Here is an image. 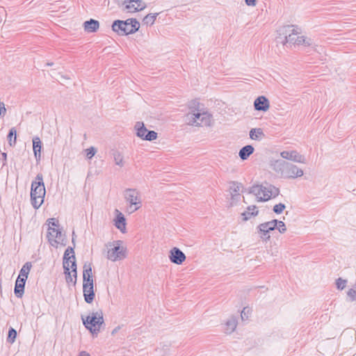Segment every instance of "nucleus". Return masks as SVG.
Wrapping results in <instances>:
<instances>
[{
    "instance_id": "nucleus-1",
    "label": "nucleus",
    "mask_w": 356,
    "mask_h": 356,
    "mask_svg": "<svg viewBox=\"0 0 356 356\" xmlns=\"http://www.w3.org/2000/svg\"><path fill=\"white\" fill-rule=\"evenodd\" d=\"M45 193L43 176L39 173L36 175L35 179L32 181L31 188V202L34 209H39L44 202Z\"/></svg>"
},
{
    "instance_id": "nucleus-2",
    "label": "nucleus",
    "mask_w": 356,
    "mask_h": 356,
    "mask_svg": "<svg viewBox=\"0 0 356 356\" xmlns=\"http://www.w3.org/2000/svg\"><path fill=\"white\" fill-rule=\"evenodd\" d=\"M249 193H252L258 198L259 202H266L271 197H277L280 193L278 188L271 185H254L249 189Z\"/></svg>"
},
{
    "instance_id": "nucleus-3",
    "label": "nucleus",
    "mask_w": 356,
    "mask_h": 356,
    "mask_svg": "<svg viewBox=\"0 0 356 356\" xmlns=\"http://www.w3.org/2000/svg\"><path fill=\"white\" fill-rule=\"evenodd\" d=\"M81 319L86 328L89 330L92 334H97L102 325H104L103 312L101 309L92 312L86 318L81 316Z\"/></svg>"
},
{
    "instance_id": "nucleus-4",
    "label": "nucleus",
    "mask_w": 356,
    "mask_h": 356,
    "mask_svg": "<svg viewBox=\"0 0 356 356\" xmlns=\"http://www.w3.org/2000/svg\"><path fill=\"white\" fill-rule=\"evenodd\" d=\"M140 28L139 22L134 18L125 21L115 20L112 24V30L120 35H127L136 33Z\"/></svg>"
},
{
    "instance_id": "nucleus-5",
    "label": "nucleus",
    "mask_w": 356,
    "mask_h": 356,
    "mask_svg": "<svg viewBox=\"0 0 356 356\" xmlns=\"http://www.w3.org/2000/svg\"><path fill=\"white\" fill-rule=\"evenodd\" d=\"M185 122L191 126H210L212 115L208 112H189L185 115Z\"/></svg>"
},
{
    "instance_id": "nucleus-6",
    "label": "nucleus",
    "mask_w": 356,
    "mask_h": 356,
    "mask_svg": "<svg viewBox=\"0 0 356 356\" xmlns=\"http://www.w3.org/2000/svg\"><path fill=\"white\" fill-rule=\"evenodd\" d=\"M125 200L129 204L130 213L139 209L142 206L140 192L136 188H126L123 192Z\"/></svg>"
},
{
    "instance_id": "nucleus-7",
    "label": "nucleus",
    "mask_w": 356,
    "mask_h": 356,
    "mask_svg": "<svg viewBox=\"0 0 356 356\" xmlns=\"http://www.w3.org/2000/svg\"><path fill=\"white\" fill-rule=\"evenodd\" d=\"M63 267L71 266L72 273H73V276L74 278V285L76 283L77 278V271H76V259L74 255V248L72 247H68L63 255Z\"/></svg>"
},
{
    "instance_id": "nucleus-8",
    "label": "nucleus",
    "mask_w": 356,
    "mask_h": 356,
    "mask_svg": "<svg viewBox=\"0 0 356 356\" xmlns=\"http://www.w3.org/2000/svg\"><path fill=\"white\" fill-rule=\"evenodd\" d=\"M120 241H116V245L107 252V259L113 261H120L127 257V248L121 245Z\"/></svg>"
},
{
    "instance_id": "nucleus-9",
    "label": "nucleus",
    "mask_w": 356,
    "mask_h": 356,
    "mask_svg": "<svg viewBox=\"0 0 356 356\" xmlns=\"http://www.w3.org/2000/svg\"><path fill=\"white\" fill-rule=\"evenodd\" d=\"M280 35H284V40L281 41L283 44H293L296 43V38H298L299 33L295 30L294 26H285L280 30Z\"/></svg>"
},
{
    "instance_id": "nucleus-10",
    "label": "nucleus",
    "mask_w": 356,
    "mask_h": 356,
    "mask_svg": "<svg viewBox=\"0 0 356 356\" xmlns=\"http://www.w3.org/2000/svg\"><path fill=\"white\" fill-rule=\"evenodd\" d=\"M49 241L52 244L54 241L55 243H60L63 245H65V236L63 234L59 229L55 227H49V232L47 234Z\"/></svg>"
},
{
    "instance_id": "nucleus-11",
    "label": "nucleus",
    "mask_w": 356,
    "mask_h": 356,
    "mask_svg": "<svg viewBox=\"0 0 356 356\" xmlns=\"http://www.w3.org/2000/svg\"><path fill=\"white\" fill-rule=\"evenodd\" d=\"M283 177L295 179L303 175V170L297 165L286 162Z\"/></svg>"
},
{
    "instance_id": "nucleus-12",
    "label": "nucleus",
    "mask_w": 356,
    "mask_h": 356,
    "mask_svg": "<svg viewBox=\"0 0 356 356\" xmlns=\"http://www.w3.org/2000/svg\"><path fill=\"white\" fill-rule=\"evenodd\" d=\"M169 259L173 264L180 265L186 259L185 254L178 248H172L169 254Z\"/></svg>"
},
{
    "instance_id": "nucleus-13",
    "label": "nucleus",
    "mask_w": 356,
    "mask_h": 356,
    "mask_svg": "<svg viewBox=\"0 0 356 356\" xmlns=\"http://www.w3.org/2000/svg\"><path fill=\"white\" fill-rule=\"evenodd\" d=\"M281 156L287 160L293 161L294 162L305 163L306 159L304 156L300 154L297 151H283L280 154Z\"/></svg>"
},
{
    "instance_id": "nucleus-14",
    "label": "nucleus",
    "mask_w": 356,
    "mask_h": 356,
    "mask_svg": "<svg viewBox=\"0 0 356 356\" xmlns=\"http://www.w3.org/2000/svg\"><path fill=\"white\" fill-rule=\"evenodd\" d=\"M83 284H94L92 264L86 262L83 266Z\"/></svg>"
},
{
    "instance_id": "nucleus-15",
    "label": "nucleus",
    "mask_w": 356,
    "mask_h": 356,
    "mask_svg": "<svg viewBox=\"0 0 356 356\" xmlns=\"http://www.w3.org/2000/svg\"><path fill=\"white\" fill-rule=\"evenodd\" d=\"M254 107L256 111L266 112L270 107L269 100L265 96H259L254 100Z\"/></svg>"
},
{
    "instance_id": "nucleus-16",
    "label": "nucleus",
    "mask_w": 356,
    "mask_h": 356,
    "mask_svg": "<svg viewBox=\"0 0 356 356\" xmlns=\"http://www.w3.org/2000/svg\"><path fill=\"white\" fill-rule=\"evenodd\" d=\"M83 293L86 302L92 303L95 296L94 284H83Z\"/></svg>"
},
{
    "instance_id": "nucleus-17",
    "label": "nucleus",
    "mask_w": 356,
    "mask_h": 356,
    "mask_svg": "<svg viewBox=\"0 0 356 356\" xmlns=\"http://www.w3.org/2000/svg\"><path fill=\"white\" fill-rule=\"evenodd\" d=\"M26 281V278L17 277L14 289V293L16 297L20 298L23 296Z\"/></svg>"
},
{
    "instance_id": "nucleus-18",
    "label": "nucleus",
    "mask_w": 356,
    "mask_h": 356,
    "mask_svg": "<svg viewBox=\"0 0 356 356\" xmlns=\"http://www.w3.org/2000/svg\"><path fill=\"white\" fill-rule=\"evenodd\" d=\"M115 213L116 217L114 220L115 226L122 233H124L126 229V219L124 215L118 209H115Z\"/></svg>"
},
{
    "instance_id": "nucleus-19",
    "label": "nucleus",
    "mask_w": 356,
    "mask_h": 356,
    "mask_svg": "<svg viewBox=\"0 0 356 356\" xmlns=\"http://www.w3.org/2000/svg\"><path fill=\"white\" fill-rule=\"evenodd\" d=\"M286 165V162L283 160H275L272 161L270 166L274 171L284 177Z\"/></svg>"
},
{
    "instance_id": "nucleus-20",
    "label": "nucleus",
    "mask_w": 356,
    "mask_h": 356,
    "mask_svg": "<svg viewBox=\"0 0 356 356\" xmlns=\"http://www.w3.org/2000/svg\"><path fill=\"white\" fill-rule=\"evenodd\" d=\"M42 143L39 137L36 136L33 138V149L34 156L37 161L41 158Z\"/></svg>"
},
{
    "instance_id": "nucleus-21",
    "label": "nucleus",
    "mask_w": 356,
    "mask_h": 356,
    "mask_svg": "<svg viewBox=\"0 0 356 356\" xmlns=\"http://www.w3.org/2000/svg\"><path fill=\"white\" fill-rule=\"evenodd\" d=\"M259 213V211L256 206H249L244 212L241 213L243 220L247 221L253 216H257Z\"/></svg>"
},
{
    "instance_id": "nucleus-22",
    "label": "nucleus",
    "mask_w": 356,
    "mask_h": 356,
    "mask_svg": "<svg viewBox=\"0 0 356 356\" xmlns=\"http://www.w3.org/2000/svg\"><path fill=\"white\" fill-rule=\"evenodd\" d=\"M267 227L264 223L259 225L257 227V232L264 241H267L270 239V236L269 233L270 231H273L271 229H267Z\"/></svg>"
},
{
    "instance_id": "nucleus-23",
    "label": "nucleus",
    "mask_w": 356,
    "mask_h": 356,
    "mask_svg": "<svg viewBox=\"0 0 356 356\" xmlns=\"http://www.w3.org/2000/svg\"><path fill=\"white\" fill-rule=\"evenodd\" d=\"M83 27L86 31L88 33H93L99 29V23L97 20L90 19L83 23Z\"/></svg>"
},
{
    "instance_id": "nucleus-24",
    "label": "nucleus",
    "mask_w": 356,
    "mask_h": 356,
    "mask_svg": "<svg viewBox=\"0 0 356 356\" xmlns=\"http://www.w3.org/2000/svg\"><path fill=\"white\" fill-rule=\"evenodd\" d=\"M254 149L252 145H245L240 149L238 152L239 157L243 161L246 160L254 152Z\"/></svg>"
},
{
    "instance_id": "nucleus-25",
    "label": "nucleus",
    "mask_w": 356,
    "mask_h": 356,
    "mask_svg": "<svg viewBox=\"0 0 356 356\" xmlns=\"http://www.w3.org/2000/svg\"><path fill=\"white\" fill-rule=\"evenodd\" d=\"M237 320L235 317L232 316L229 318L225 323V332L227 334L232 333L236 328Z\"/></svg>"
},
{
    "instance_id": "nucleus-26",
    "label": "nucleus",
    "mask_w": 356,
    "mask_h": 356,
    "mask_svg": "<svg viewBox=\"0 0 356 356\" xmlns=\"http://www.w3.org/2000/svg\"><path fill=\"white\" fill-rule=\"evenodd\" d=\"M136 129V135L138 137L144 140L145 135L147 134V129L142 122H137L135 125Z\"/></svg>"
},
{
    "instance_id": "nucleus-27",
    "label": "nucleus",
    "mask_w": 356,
    "mask_h": 356,
    "mask_svg": "<svg viewBox=\"0 0 356 356\" xmlns=\"http://www.w3.org/2000/svg\"><path fill=\"white\" fill-rule=\"evenodd\" d=\"M264 136L263 130L260 128H254L250 131V138L252 140H259L264 137Z\"/></svg>"
},
{
    "instance_id": "nucleus-28",
    "label": "nucleus",
    "mask_w": 356,
    "mask_h": 356,
    "mask_svg": "<svg viewBox=\"0 0 356 356\" xmlns=\"http://www.w3.org/2000/svg\"><path fill=\"white\" fill-rule=\"evenodd\" d=\"M133 2H134V0H124L123 5H125L126 9L129 10L130 12L140 11L146 7V5H143L140 8L136 7L134 4H131Z\"/></svg>"
},
{
    "instance_id": "nucleus-29",
    "label": "nucleus",
    "mask_w": 356,
    "mask_h": 356,
    "mask_svg": "<svg viewBox=\"0 0 356 356\" xmlns=\"http://www.w3.org/2000/svg\"><path fill=\"white\" fill-rule=\"evenodd\" d=\"M241 188H242L241 184L238 183L236 181L230 182L229 191L232 196V198H234V196L238 195V192L240 191Z\"/></svg>"
},
{
    "instance_id": "nucleus-30",
    "label": "nucleus",
    "mask_w": 356,
    "mask_h": 356,
    "mask_svg": "<svg viewBox=\"0 0 356 356\" xmlns=\"http://www.w3.org/2000/svg\"><path fill=\"white\" fill-rule=\"evenodd\" d=\"M32 268V264L30 261L26 262L19 271V277H24L27 280L29 272Z\"/></svg>"
},
{
    "instance_id": "nucleus-31",
    "label": "nucleus",
    "mask_w": 356,
    "mask_h": 356,
    "mask_svg": "<svg viewBox=\"0 0 356 356\" xmlns=\"http://www.w3.org/2000/svg\"><path fill=\"white\" fill-rule=\"evenodd\" d=\"M115 165L122 167L124 165L122 154L118 151H113L112 153Z\"/></svg>"
},
{
    "instance_id": "nucleus-32",
    "label": "nucleus",
    "mask_w": 356,
    "mask_h": 356,
    "mask_svg": "<svg viewBox=\"0 0 356 356\" xmlns=\"http://www.w3.org/2000/svg\"><path fill=\"white\" fill-rule=\"evenodd\" d=\"M16 133H17V131H16L15 128L13 127L9 130L8 134L7 136L8 143L11 147L15 146L16 144V140H17Z\"/></svg>"
},
{
    "instance_id": "nucleus-33",
    "label": "nucleus",
    "mask_w": 356,
    "mask_h": 356,
    "mask_svg": "<svg viewBox=\"0 0 356 356\" xmlns=\"http://www.w3.org/2000/svg\"><path fill=\"white\" fill-rule=\"evenodd\" d=\"M16 337H17L16 330L14 328L10 327L8 331V336L7 337V341L10 343H14L15 341Z\"/></svg>"
},
{
    "instance_id": "nucleus-34",
    "label": "nucleus",
    "mask_w": 356,
    "mask_h": 356,
    "mask_svg": "<svg viewBox=\"0 0 356 356\" xmlns=\"http://www.w3.org/2000/svg\"><path fill=\"white\" fill-rule=\"evenodd\" d=\"M70 268H71V266L63 267L64 273L65 275V280H66L67 283L72 282L74 284V280H73V278H72V277H74V276H73V275H71V273L70 271Z\"/></svg>"
},
{
    "instance_id": "nucleus-35",
    "label": "nucleus",
    "mask_w": 356,
    "mask_h": 356,
    "mask_svg": "<svg viewBox=\"0 0 356 356\" xmlns=\"http://www.w3.org/2000/svg\"><path fill=\"white\" fill-rule=\"evenodd\" d=\"M157 15H158L157 13L148 14L144 17L143 22L147 24H149L152 25L154 24V21L156 20Z\"/></svg>"
},
{
    "instance_id": "nucleus-36",
    "label": "nucleus",
    "mask_w": 356,
    "mask_h": 356,
    "mask_svg": "<svg viewBox=\"0 0 356 356\" xmlns=\"http://www.w3.org/2000/svg\"><path fill=\"white\" fill-rule=\"evenodd\" d=\"M335 284H336V286H337V289L343 290L346 286L347 280H343L341 277H339V278L336 280Z\"/></svg>"
},
{
    "instance_id": "nucleus-37",
    "label": "nucleus",
    "mask_w": 356,
    "mask_h": 356,
    "mask_svg": "<svg viewBox=\"0 0 356 356\" xmlns=\"http://www.w3.org/2000/svg\"><path fill=\"white\" fill-rule=\"evenodd\" d=\"M157 138V133L154 131H147V134L145 136L144 140L152 141Z\"/></svg>"
},
{
    "instance_id": "nucleus-38",
    "label": "nucleus",
    "mask_w": 356,
    "mask_h": 356,
    "mask_svg": "<svg viewBox=\"0 0 356 356\" xmlns=\"http://www.w3.org/2000/svg\"><path fill=\"white\" fill-rule=\"evenodd\" d=\"M286 208V206L283 203H279L277 204H275L274 207H273V211L277 213V214H280Z\"/></svg>"
},
{
    "instance_id": "nucleus-39",
    "label": "nucleus",
    "mask_w": 356,
    "mask_h": 356,
    "mask_svg": "<svg viewBox=\"0 0 356 356\" xmlns=\"http://www.w3.org/2000/svg\"><path fill=\"white\" fill-rule=\"evenodd\" d=\"M266 227H268L267 229H271L274 230L277 225V220L274 219L268 222H264Z\"/></svg>"
},
{
    "instance_id": "nucleus-40",
    "label": "nucleus",
    "mask_w": 356,
    "mask_h": 356,
    "mask_svg": "<svg viewBox=\"0 0 356 356\" xmlns=\"http://www.w3.org/2000/svg\"><path fill=\"white\" fill-rule=\"evenodd\" d=\"M86 156L89 159H92V157H93L97 152V149L94 147H90L86 149Z\"/></svg>"
},
{
    "instance_id": "nucleus-41",
    "label": "nucleus",
    "mask_w": 356,
    "mask_h": 356,
    "mask_svg": "<svg viewBox=\"0 0 356 356\" xmlns=\"http://www.w3.org/2000/svg\"><path fill=\"white\" fill-rule=\"evenodd\" d=\"M276 228H277L278 231L282 234L284 233L286 231V227L284 222L281 220H277V225Z\"/></svg>"
},
{
    "instance_id": "nucleus-42",
    "label": "nucleus",
    "mask_w": 356,
    "mask_h": 356,
    "mask_svg": "<svg viewBox=\"0 0 356 356\" xmlns=\"http://www.w3.org/2000/svg\"><path fill=\"white\" fill-rule=\"evenodd\" d=\"M347 295L351 301L356 300V290L350 289L348 291Z\"/></svg>"
},
{
    "instance_id": "nucleus-43",
    "label": "nucleus",
    "mask_w": 356,
    "mask_h": 356,
    "mask_svg": "<svg viewBox=\"0 0 356 356\" xmlns=\"http://www.w3.org/2000/svg\"><path fill=\"white\" fill-rule=\"evenodd\" d=\"M249 312H250V309L248 307H244L241 314V318L243 320L247 319L248 318Z\"/></svg>"
},
{
    "instance_id": "nucleus-44",
    "label": "nucleus",
    "mask_w": 356,
    "mask_h": 356,
    "mask_svg": "<svg viewBox=\"0 0 356 356\" xmlns=\"http://www.w3.org/2000/svg\"><path fill=\"white\" fill-rule=\"evenodd\" d=\"M304 40L305 41L302 42V45H304L305 47H312L314 44L313 41L311 38H308L304 36Z\"/></svg>"
},
{
    "instance_id": "nucleus-45",
    "label": "nucleus",
    "mask_w": 356,
    "mask_h": 356,
    "mask_svg": "<svg viewBox=\"0 0 356 356\" xmlns=\"http://www.w3.org/2000/svg\"><path fill=\"white\" fill-rule=\"evenodd\" d=\"M6 113V108L3 102H0V116L3 117Z\"/></svg>"
},
{
    "instance_id": "nucleus-46",
    "label": "nucleus",
    "mask_w": 356,
    "mask_h": 356,
    "mask_svg": "<svg viewBox=\"0 0 356 356\" xmlns=\"http://www.w3.org/2000/svg\"><path fill=\"white\" fill-rule=\"evenodd\" d=\"M304 36H300L298 35L297 38H296V43H293V44H296V45H302V42H304Z\"/></svg>"
},
{
    "instance_id": "nucleus-47",
    "label": "nucleus",
    "mask_w": 356,
    "mask_h": 356,
    "mask_svg": "<svg viewBox=\"0 0 356 356\" xmlns=\"http://www.w3.org/2000/svg\"><path fill=\"white\" fill-rule=\"evenodd\" d=\"M0 161H1L2 166H4L6 165L7 161V154L3 152L1 154V158H0Z\"/></svg>"
},
{
    "instance_id": "nucleus-48",
    "label": "nucleus",
    "mask_w": 356,
    "mask_h": 356,
    "mask_svg": "<svg viewBox=\"0 0 356 356\" xmlns=\"http://www.w3.org/2000/svg\"><path fill=\"white\" fill-rule=\"evenodd\" d=\"M245 3L248 6H254L257 3V0H245Z\"/></svg>"
},
{
    "instance_id": "nucleus-49",
    "label": "nucleus",
    "mask_w": 356,
    "mask_h": 356,
    "mask_svg": "<svg viewBox=\"0 0 356 356\" xmlns=\"http://www.w3.org/2000/svg\"><path fill=\"white\" fill-rule=\"evenodd\" d=\"M50 220L51 221V222H50V223H51L52 226H54V227L58 226V222L55 218H51Z\"/></svg>"
},
{
    "instance_id": "nucleus-50",
    "label": "nucleus",
    "mask_w": 356,
    "mask_h": 356,
    "mask_svg": "<svg viewBox=\"0 0 356 356\" xmlns=\"http://www.w3.org/2000/svg\"><path fill=\"white\" fill-rule=\"evenodd\" d=\"M134 2L137 4L136 7L140 8L143 5H145L142 0H134Z\"/></svg>"
},
{
    "instance_id": "nucleus-51",
    "label": "nucleus",
    "mask_w": 356,
    "mask_h": 356,
    "mask_svg": "<svg viewBox=\"0 0 356 356\" xmlns=\"http://www.w3.org/2000/svg\"><path fill=\"white\" fill-rule=\"evenodd\" d=\"M79 356H90V355L86 351H81Z\"/></svg>"
},
{
    "instance_id": "nucleus-52",
    "label": "nucleus",
    "mask_w": 356,
    "mask_h": 356,
    "mask_svg": "<svg viewBox=\"0 0 356 356\" xmlns=\"http://www.w3.org/2000/svg\"><path fill=\"white\" fill-rule=\"evenodd\" d=\"M118 330H119V327H115V328L112 331V333H111V334H112L113 335V334H115L118 331Z\"/></svg>"
},
{
    "instance_id": "nucleus-53",
    "label": "nucleus",
    "mask_w": 356,
    "mask_h": 356,
    "mask_svg": "<svg viewBox=\"0 0 356 356\" xmlns=\"http://www.w3.org/2000/svg\"><path fill=\"white\" fill-rule=\"evenodd\" d=\"M53 64H54L53 63H47V66H52V65H53Z\"/></svg>"
},
{
    "instance_id": "nucleus-54",
    "label": "nucleus",
    "mask_w": 356,
    "mask_h": 356,
    "mask_svg": "<svg viewBox=\"0 0 356 356\" xmlns=\"http://www.w3.org/2000/svg\"><path fill=\"white\" fill-rule=\"evenodd\" d=\"M1 292V286H0V293Z\"/></svg>"
},
{
    "instance_id": "nucleus-55",
    "label": "nucleus",
    "mask_w": 356,
    "mask_h": 356,
    "mask_svg": "<svg viewBox=\"0 0 356 356\" xmlns=\"http://www.w3.org/2000/svg\"><path fill=\"white\" fill-rule=\"evenodd\" d=\"M355 172L356 173V170H355Z\"/></svg>"
}]
</instances>
